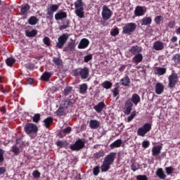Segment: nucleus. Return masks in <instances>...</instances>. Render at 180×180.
<instances>
[{"label": "nucleus", "mask_w": 180, "mask_h": 180, "mask_svg": "<svg viewBox=\"0 0 180 180\" xmlns=\"http://www.w3.org/2000/svg\"><path fill=\"white\" fill-rule=\"evenodd\" d=\"M115 158H116V153H110L104 158L103 164L101 167V170L102 172H106L110 169V165L111 164H113Z\"/></svg>", "instance_id": "1"}, {"label": "nucleus", "mask_w": 180, "mask_h": 180, "mask_svg": "<svg viewBox=\"0 0 180 180\" xmlns=\"http://www.w3.org/2000/svg\"><path fill=\"white\" fill-rule=\"evenodd\" d=\"M73 75L75 77H80L81 79H86L89 77V68H79L73 70Z\"/></svg>", "instance_id": "2"}, {"label": "nucleus", "mask_w": 180, "mask_h": 180, "mask_svg": "<svg viewBox=\"0 0 180 180\" xmlns=\"http://www.w3.org/2000/svg\"><path fill=\"white\" fill-rule=\"evenodd\" d=\"M75 14L78 18L82 19L85 17V14L84 13V2H82V0H77L75 2Z\"/></svg>", "instance_id": "3"}, {"label": "nucleus", "mask_w": 180, "mask_h": 180, "mask_svg": "<svg viewBox=\"0 0 180 180\" xmlns=\"http://www.w3.org/2000/svg\"><path fill=\"white\" fill-rule=\"evenodd\" d=\"M58 8H60V6H58V4L49 5L46 8V19L51 20L54 18V12H57V11H58Z\"/></svg>", "instance_id": "4"}, {"label": "nucleus", "mask_w": 180, "mask_h": 180, "mask_svg": "<svg viewBox=\"0 0 180 180\" xmlns=\"http://www.w3.org/2000/svg\"><path fill=\"white\" fill-rule=\"evenodd\" d=\"M150 130H151V124L150 123H146L143 127L138 129L137 134L141 137H145L146 134H147Z\"/></svg>", "instance_id": "5"}, {"label": "nucleus", "mask_w": 180, "mask_h": 180, "mask_svg": "<svg viewBox=\"0 0 180 180\" xmlns=\"http://www.w3.org/2000/svg\"><path fill=\"white\" fill-rule=\"evenodd\" d=\"M136 27L137 25L136 24L133 22L128 23L123 27L122 33L124 34H131Z\"/></svg>", "instance_id": "6"}, {"label": "nucleus", "mask_w": 180, "mask_h": 180, "mask_svg": "<svg viewBox=\"0 0 180 180\" xmlns=\"http://www.w3.org/2000/svg\"><path fill=\"white\" fill-rule=\"evenodd\" d=\"M113 13L110 10V8H108V6H103L102 12H101V16L104 20H109L110 18H112V15Z\"/></svg>", "instance_id": "7"}, {"label": "nucleus", "mask_w": 180, "mask_h": 180, "mask_svg": "<svg viewBox=\"0 0 180 180\" xmlns=\"http://www.w3.org/2000/svg\"><path fill=\"white\" fill-rule=\"evenodd\" d=\"M69 37L70 36L68 33H65L59 37L58 39V42L56 43V47H58V49L64 47V44L67 43V40H68Z\"/></svg>", "instance_id": "8"}, {"label": "nucleus", "mask_w": 180, "mask_h": 180, "mask_svg": "<svg viewBox=\"0 0 180 180\" xmlns=\"http://www.w3.org/2000/svg\"><path fill=\"white\" fill-rule=\"evenodd\" d=\"M25 131L27 134H30L31 133H37V126L33 123H27L25 125Z\"/></svg>", "instance_id": "9"}, {"label": "nucleus", "mask_w": 180, "mask_h": 180, "mask_svg": "<svg viewBox=\"0 0 180 180\" xmlns=\"http://www.w3.org/2000/svg\"><path fill=\"white\" fill-rule=\"evenodd\" d=\"M84 146L85 142H84V141H82V139H79L75 143V144L70 145V148L73 151H78L79 150L84 148Z\"/></svg>", "instance_id": "10"}, {"label": "nucleus", "mask_w": 180, "mask_h": 180, "mask_svg": "<svg viewBox=\"0 0 180 180\" xmlns=\"http://www.w3.org/2000/svg\"><path fill=\"white\" fill-rule=\"evenodd\" d=\"M178 75L176 73H172L169 76V88H174L175 85H176V82H178Z\"/></svg>", "instance_id": "11"}, {"label": "nucleus", "mask_w": 180, "mask_h": 180, "mask_svg": "<svg viewBox=\"0 0 180 180\" xmlns=\"http://www.w3.org/2000/svg\"><path fill=\"white\" fill-rule=\"evenodd\" d=\"M125 115H130V112L133 110V102L131 98H129L124 104Z\"/></svg>", "instance_id": "12"}, {"label": "nucleus", "mask_w": 180, "mask_h": 180, "mask_svg": "<svg viewBox=\"0 0 180 180\" xmlns=\"http://www.w3.org/2000/svg\"><path fill=\"white\" fill-rule=\"evenodd\" d=\"M146 12V7L138 6L134 11L135 16H144Z\"/></svg>", "instance_id": "13"}, {"label": "nucleus", "mask_w": 180, "mask_h": 180, "mask_svg": "<svg viewBox=\"0 0 180 180\" xmlns=\"http://www.w3.org/2000/svg\"><path fill=\"white\" fill-rule=\"evenodd\" d=\"M161 150H162V146H155L152 148V155L155 158H158V155L161 154Z\"/></svg>", "instance_id": "14"}, {"label": "nucleus", "mask_w": 180, "mask_h": 180, "mask_svg": "<svg viewBox=\"0 0 180 180\" xmlns=\"http://www.w3.org/2000/svg\"><path fill=\"white\" fill-rule=\"evenodd\" d=\"M90 129H96L101 127V122L97 120H91L89 124Z\"/></svg>", "instance_id": "15"}, {"label": "nucleus", "mask_w": 180, "mask_h": 180, "mask_svg": "<svg viewBox=\"0 0 180 180\" xmlns=\"http://www.w3.org/2000/svg\"><path fill=\"white\" fill-rule=\"evenodd\" d=\"M143 49L141 46H133L131 47V49L129 50V53L131 54H134V56H136L137 54H140L141 53V51Z\"/></svg>", "instance_id": "16"}, {"label": "nucleus", "mask_w": 180, "mask_h": 180, "mask_svg": "<svg viewBox=\"0 0 180 180\" xmlns=\"http://www.w3.org/2000/svg\"><path fill=\"white\" fill-rule=\"evenodd\" d=\"M155 91L157 95H161L164 92V84L162 83H157L155 86Z\"/></svg>", "instance_id": "17"}, {"label": "nucleus", "mask_w": 180, "mask_h": 180, "mask_svg": "<svg viewBox=\"0 0 180 180\" xmlns=\"http://www.w3.org/2000/svg\"><path fill=\"white\" fill-rule=\"evenodd\" d=\"M67 18V13L64 11H59L55 14L56 20H61Z\"/></svg>", "instance_id": "18"}, {"label": "nucleus", "mask_w": 180, "mask_h": 180, "mask_svg": "<svg viewBox=\"0 0 180 180\" xmlns=\"http://www.w3.org/2000/svg\"><path fill=\"white\" fill-rule=\"evenodd\" d=\"M88 46H89V40L84 38L80 41L78 49H86Z\"/></svg>", "instance_id": "19"}, {"label": "nucleus", "mask_w": 180, "mask_h": 180, "mask_svg": "<svg viewBox=\"0 0 180 180\" xmlns=\"http://www.w3.org/2000/svg\"><path fill=\"white\" fill-rule=\"evenodd\" d=\"M153 49L157 51H160L164 49V42L157 41L153 44Z\"/></svg>", "instance_id": "20"}, {"label": "nucleus", "mask_w": 180, "mask_h": 180, "mask_svg": "<svg viewBox=\"0 0 180 180\" xmlns=\"http://www.w3.org/2000/svg\"><path fill=\"white\" fill-rule=\"evenodd\" d=\"M105 106H106V105H105V103L100 102L97 105L94 106V109L98 113H101V112H102V110H103V108H105Z\"/></svg>", "instance_id": "21"}, {"label": "nucleus", "mask_w": 180, "mask_h": 180, "mask_svg": "<svg viewBox=\"0 0 180 180\" xmlns=\"http://www.w3.org/2000/svg\"><path fill=\"white\" fill-rule=\"evenodd\" d=\"M120 84L124 86H130V78L128 76L124 77L120 79Z\"/></svg>", "instance_id": "22"}, {"label": "nucleus", "mask_w": 180, "mask_h": 180, "mask_svg": "<svg viewBox=\"0 0 180 180\" xmlns=\"http://www.w3.org/2000/svg\"><path fill=\"white\" fill-rule=\"evenodd\" d=\"M75 49V44L70 42L68 44V45L64 48L63 51H66V53H71L72 51H74V49Z\"/></svg>", "instance_id": "23"}, {"label": "nucleus", "mask_w": 180, "mask_h": 180, "mask_svg": "<svg viewBox=\"0 0 180 180\" xmlns=\"http://www.w3.org/2000/svg\"><path fill=\"white\" fill-rule=\"evenodd\" d=\"M155 174L157 176L160 178V179H165V178H167V175H165V173L164 172V170H162V168H158Z\"/></svg>", "instance_id": "24"}, {"label": "nucleus", "mask_w": 180, "mask_h": 180, "mask_svg": "<svg viewBox=\"0 0 180 180\" xmlns=\"http://www.w3.org/2000/svg\"><path fill=\"white\" fill-rule=\"evenodd\" d=\"M131 102L135 105V106H137L139 103H140V96L137 94H134L132 95V97L131 98Z\"/></svg>", "instance_id": "25"}, {"label": "nucleus", "mask_w": 180, "mask_h": 180, "mask_svg": "<svg viewBox=\"0 0 180 180\" xmlns=\"http://www.w3.org/2000/svg\"><path fill=\"white\" fill-rule=\"evenodd\" d=\"M165 72H167L166 68H160V67H157L155 68V74H156V75H159V76L164 75Z\"/></svg>", "instance_id": "26"}, {"label": "nucleus", "mask_w": 180, "mask_h": 180, "mask_svg": "<svg viewBox=\"0 0 180 180\" xmlns=\"http://www.w3.org/2000/svg\"><path fill=\"white\" fill-rule=\"evenodd\" d=\"M151 22H153V20L150 17H144L141 21V25L142 26H147V25H151Z\"/></svg>", "instance_id": "27"}, {"label": "nucleus", "mask_w": 180, "mask_h": 180, "mask_svg": "<svg viewBox=\"0 0 180 180\" xmlns=\"http://www.w3.org/2000/svg\"><path fill=\"white\" fill-rule=\"evenodd\" d=\"M122 139H117L110 145V148H117L122 146Z\"/></svg>", "instance_id": "28"}, {"label": "nucleus", "mask_w": 180, "mask_h": 180, "mask_svg": "<svg viewBox=\"0 0 180 180\" xmlns=\"http://www.w3.org/2000/svg\"><path fill=\"white\" fill-rule=\"evenodd\" d=\"M79 89L80 94H82L83 95L85 94L86 93V91L88 90V84L85 83L80 84Z\"/></svg>", "instance_id": "29"}, {"label": "nucleus", "mask_w": 180, "mask_h": 180, "mask_svg": "<svg viewBox=\"0 0 180 180\" xmlns=\"http://www.w3.org/2000/svg\"><path fill=\"white\" fill-rule=\"evenodd\" d=\"M37 22H39V20L36 18V16H31L28 19L29 25H31L32 26H34L35 25H37Z\"/></svg>", "instance_id": "30"}, {"label": "nucleus", "mask_w": 180, "mask_h": 180, "mask_svg": "<svg viewBox=\"0 0 180 180\" xmlns=\"http://www.w3.org/2000/svg\"><path fill=\"white\" fill-rule=\"evenodd\" d=\"M52 61L55 65H57V67H61V65H63V60L60 58L54 57L53 58Z\"/></svg>", "instance_id": "31"}, {"label": "nucleus", "mask_w": 180, "mask_h": 180, "mask_svg": "<svg viewBox=\"0 0 180 180\" xmlns=\"http://www.w3.org/2000/svg\"><path fill=\"white\" fill-rule=\"evenodd\" d=\"M70 105H72V101L71 100H65L60 103V106H62L63 108L67 109L68 106Z\"/></svg>", "instance_id": "32"}, {"label": "nucleus", "mask_w": 180, "mask_h": 180, "mask_svg": "<svg viewBox=\"0 0 180 180\" xmlns=\"http://www.w3.org/2000/svg\"><path fill=\"white\" fill-rule=\"evenodd\" d=\"M36 34H37V31L36 30H32V31H25V35L27 36V37H34Z\"/></svg>", "instance_id": "33"}, {"label": "nucleus", "mask_w": 180, "mask_h": 180, "mask_svg": "<svg viewBox=\"0 0 180 180\" xmlns=\"http://www.w3.org/2000/svg\"><path fill=\"white\" fill-rule=\"evenodd\" d=\"M30 9V6H29V4H25L21 5L20 12L22 13H26V12H27V11H29Z\"/></svg>", "instance_id": "34"}, {"label": "nucleus", "mask_w": 180, "mask_h": 180, "mask_svg": "<svg viewBox=\"0 0 180 180\" xmlns=\"http://www.w3.org/2000/svg\"><path fill=\"white\" fill-rule=\"evenodd\" d=\"M134 63H141L143 61V55L141 53L136 54L134 58Z\"/></svg>", "instance_id": "35"}, {"label": "nucleus", "mask_w": 180, "mask_h": 180, "mask_svg": "<svg viewBox=\"0 0 180 180\" xmlns=\"http://www.w3.org/2000/svg\"><path fill=\"white\" fill-rule=\"evenodd\" d=\"M56 115L58 116H64V115H65V108L60 105L59 108L56 111Z\"/></svg>", "instance_id": "36"}, {"label": "nucleus", "mask_w": 180, "mask_h": 180, "mask_svg": "<svg viewBox=\"0 0 180 180\" xmlns=\"http://www.w3.org/2000/svg\"><path fill=\"white\" fill-rule=\"evenodd\" d=\"M56 146H58V147H60V148H63L68 146V142L65 141H56Z\"/></svg>", "instance_id": "37"}, {"label": "nucleus", "mask_w": 180, "mask_h": 180, "mask_svg": "<svg viewBox=\"0 0 180 180\" xmlns=\"http://www.w3.org/2000/svg\"><path fill=\"white\" fill-rule=\"evenodd\" d=\"M44 123L45 124V127H50V124H51V123H53V117H47L46 119H45L44 120Z\"/></svg>", "instance_id": "38"}, {"label": "nucleus", "mask_w": 180, "mask_h": 180, "mask_svg": "<svg viewBox=\"0 0 180 180\" xmlns=\"http://www.w3.org/2000/svg\"><path fill=\"white\" fill-rule=\"evenodd\" d=\"M51 77V72H44L41 78V79H44V81H49V79H50V78Z\"/></svg>", "instance_id": "39"}, {"label": "nucleus", "mask_w": 180, "mask_h": 180, "mask_svg": "<svg viewBox=\"0 0 180 180\" xmlns=\"http://www.w3.org/2000/svg\"><path fill=\"white\" fill-rule=\"evenodd\" d=\"M105 155V152L103 150H100L94 154V158H96V160H99V158L103 157Z\"/></svg>", "instance_id": "40"}, {"label": "nucleus", "mask_w": 180, "mask_h": 180, "mask_svg": "<svg viewBox=\"0 0 180 180\" xmlns=\"http://www.w3.org/2000/svg\"><path fill=\"white\" fill-rule=\"evenodd\" d=\"M120 83H117L116 86L114 89L112 90L114 98H116L119 95V87L120 86Z\"/></svg>", "instance_id": "41"}, {"label": "nucleus", "mask_w": 180, "mask_h": 180, "mask_svg": "<svg viewBox=\"0 0 180 180\" xmlns=\"http://www.w3.org/2000/svg\"><path fill=\"white\" fill-rule=\"evenodd\" d=\"M15 61H16V60H15V58H8L6 60V63L7 64V65L8 67H12V65H13V64H15Z\"/></svg>", "instance_id": "42"}, {"label": "nucleus", "mask_w": 180, "mask_h": 180, "mask_svg": "<svg viewBox=\"0 0 180 180\" xmlns=\"http://www.w3.org/2000/svg\"><path fill=\"white\" fill-rule=\"evenodd\" d=\"M102 86L105 89H110L112 88V82L109 81H105L103 84Z\"/></svg>", "instance_id": "43"}, {"label": "nucleus", "mask_w": 180, "mask_h": 180, "mask_svg": "<svg viewBox=\"0 0 180 180\" xmlns=\"http://www.w3.org/2000/svg\"><path fill=\"white\" fill-rule=\"evenodd\" d=\"M72 91V87L66 86L63 91V95L65 96H68V95H70L71 94Z\"/></svg>", "instance_id": "44"}, {"label": "nucleus", "mask_w": 180, "mask_h": 180, "mask_svg": "<svg viewBox=\"0 0 180 180\" xmlns=\"http://www.w3.org/2000/svg\"><path fill=\"white\" fill-rule=\"evenodd\" d=\"M11 151L13 153V154H15V155H18L19 153H20V149L19 147L16 145H14L12 146Z\"/></svg>", "instance_id": "45"}, {"label": "nucleus", "mask_w": 180, "mask_h": 180, "mask_svg": "<svg viewBox=\"0 0 180 180\" xmlns=\"http://www.w3.org/2000/svg\"><path fill=\"white\" fill-rule=\"evenodd\" d=\"M70 20H67L65 23H63L59 27L60 30H65V29H68V27H70Z\"/></svg>", "instance_id": "46"}, {"label": "nucleus", "mask_w": 180, "mask_h": 180, "mask_svg": "<svg viewBox=\"0 0 180 180\" xmlns=\"http://www.w3.org/2000/svg\"><path fill=\"white\" fill-rule=\"evenodd\" d=\"M162 20H164L163 16L158 15L155 18V22L156 25H160L161 22H162Z\"/></svg>", "instance_id": "47"}, {"label": "nucleus", "mask_w": 180, "mask_h": 180, "mask_svg": "<svg viewBox=\"0 0 180 180\" xmlns=\"http://www.w3.org/2000/svg\"><path fill=\"white\" fill-rule=\"evenodd\" d=\"M131 169L134 172H136V171H138V169H140V165L139 163H133L132 165L131 166Z\"/></svg>", "instance_id": "48"}, {"label": "nucleus", "mask_w": 180, "mask_h": 180, "mask_svg": "<svg viewBox=\"0 0 180 180\" xmlns=\"http://www.w3.org/2000/svg\"><path fill=\"white\" fill-rule=\"evenodd\" d=\"M44 44H46L48 47L51 45V41H50V38L48 37H45L43 39Z\"/></svg>", "instance_id": "49"}, {"label": "nucleus", "mask_w": 180, "mask_h": 180, "mask_svg": "<svg viewBox=\"0 0 180 180\" xmlns=\"http://www.w3.org/2000/svg\"><path fill=\"white\" fill-rule=\"evenodd\" d=\"M71 130H72L71 127H68L65 129L60 131V134H68L69 133H71Z\"/></svg>", "instance_id": "50"}, {"label": "nucleus", "mask_w": 180, "mask_h": 180, "mask_svg": "<svg viewBox=\"0 0 180 180\" xmlns=\"http://www.w3.org/2000/svg\"><path fill=\"white\" fill-rule=\"evenodd\" d=\"M40 121V114H35L32 117V122L34 123H39Z\"/></svg>", "instance_id": "51"}, {"label": "nucleus", "mask_w": 180, "mask_h": 180, "mask_svg": "<svg viewBox=\"0 0 180 180\" xmlns=\"http://www.w3.org/2000/svg\"><path fill=\"white\" fill-rule=\"evenodd\" d=\"M166 174L167 175H171L172 172H174V167H168L165 168Z\"/></svg>", "instance_id": "52"}, {"label": "nucleus", "mask_w": 180, "mask_h": 180, "mask_svg": "<svg viewBox=\"0 0 180 180\" xmlns=\"http://www.w3.org/2000/svg\"><path fill=\"white\" fill-rule=\"evenodd\" d=\"M134 117H136V111H133V112L131 113L130 116H129L128 118H127V121H128V122H131V120H132L133 119H134Z\"/></svg>", "instance_id": "53"}, {"label": "nucleus", "mask_w": 180, "mask_h": 180, "mask_svg": "<svg viewBox=\"0 0 180 180\" xmlns=\"http://www.w3.org/2000/svg\"><path fill=\"white\" fill-rule=\"evenodd\" d=\"M172 60H174V63H178L180 64V56L178 54H176L173 56Z\"/></svg>", "instance_id": "54"}, {"label": "nucleus", "mask_w": 180, "mask_h": 180, "mask_svg": "<svg viewBox=\"0 0 180 180\" xmlns=\"http://www.w3.org/2000/svg\"><path fill=\"white\" fill-rule=\"evenodd\" d=\"M91 60H92L91 54H89V55L84 56V63H88L89 61H91Z\"/></svg>", "instance_id": "55"}, {"label": "nucleus", "mask_w": 180, "mask_h": 180, "mask_svg": "<svg viewBox=\"0 0 180 180\" xmlns=\"http://www.w3.org/2000/svg\"><path fill=\"white\" fill-rule=\"evenodd\" d=\"M4 154H5V150L0 148V164L4 162Z\"/></svg>", "instance_id": "56"}, {"label": "nucleus", "mask_w": 180, "mask_h": 180, "mask_svg": "<svg viewBox=\"0 0 180 180\" xmlns=\"http://www.w3.org/2000/svg\"><path fill=\"white\" fill-rule=\"evenodd\" d=\"M136 180H148L146 175H139L136 176Z\"/></svg>", "instance_id": "57"}, {"label": "nucleus", "mask_w": 180, "mask_h": 180, "mask_svg": "<svg viewBox=\"0 0 180 180\" xmlns=\"http://www.w3.org/2000/svg\"><path fill=\"white\" fill-rule=\"evenodd\" d=\"M40 175H41V174L37 170H34L32 172V176H34V178H40Z\"/></svg>", "instance_id": "58"}, {"label": "nucleus", "mask_w": 180, "mask_h": 180, "mask_svg": "<svg viewBox=\"0 0 180 180\" xmlns=\"http://www.w3.org/2000/svg\"><path fill=\"white\" fill-rule=\"evenodd\" d=\"M93 174L96 176L99 174V166H96L94 168Z\"/></svg>", "instance_id": "59"}, {"label": "nucleus", "mask_w": 180, "mask_h": 180, "mask_svg": "<svg viewBox=\"0 0 180 180\" xmlns=\"http://www.w3.org/2000/svg\"><path fill=\"white\" fill-rule=\"evenodd\" d=\"M150 146V141H143L142 143V146L143 148H147Z\"/></svg>", "instance_id": "60"}, {"label": "nucleus", "mask_w": 180, "mask_h": 180, "mask_svg": "<svg viewBox=\"0 0 180 180\" xmlns=\"http://www.w3.org/2000/svg\"><path fill=\"white\" fill-rule=\"evenodd\" d=\"M18 147H23L25 146V143H23V141H20V140H17L16 141V144H15Z\"/></svg>", "instance_id": "61"}, {"label": "nucleus", "mask_w": 180, "mask_h": 180, "mask_svg": "<svg viewBox=\"0 0 180 180\" xmlns=\"http://www.w3.org/2000/svg\"><path fill=\"white\" fill-rule=\"evenodd\" d=\"M117 34H119V30L115 28L111 32V36H117Z\"/></svg>", "instance_id": "62"}, {"label": "nucleus", "mask_w": 180, "mask_h": 180, "mask_svg": "<svg viewBox=\"0 0 180 180\" xmlns=\"http://www.w3.org/2000/svg\"><path fill=\"white\" fill-rule=\"evenodd\" d=\"M168 26L170 29H174V27H175V21L169 22Z\"/></svg>", "instance_id": "63"}, {"label": "nucleus", "mask_w": 180, "mask_h": 180, "mask_svg": "<svg viewBox=\"0 0 180 180\" xmlns=\"http://www.w3.org/2000/svg\"><path fill=\"white\" fill-rule=\"evenodd\" d=\"M5 172H6V169L4 167H0V175L5 174Z\"/></svg>", "instance_id": "64"}]
</instances>
